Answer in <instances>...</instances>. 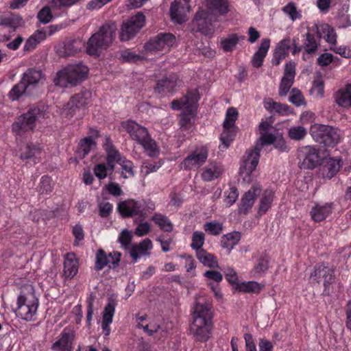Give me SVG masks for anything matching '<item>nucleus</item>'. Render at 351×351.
I'll list each match as a JSON object with an SVG mask.
<instances>
[{"mask_svg":"<svg viewBox=\"0 0 351 351\" xmlns=\"http://www.w3.org/2000/svg\"><path fill=\"white\" fill-rule=\"evenodd\" d=\"M332 203H326L323 205L315 204L310 212L311 218L315 222H320L332 213Z\"/></svg>","mask_w":351,"mask_h":351,"instance_id":"obj_28","label":"nucleus"},{"mask_svg":"<svg viewBox=\"0 0 351 351\" xmlns=\"http://www.w3.org/2000/svg\"><path fill=\"white\" fill-rule=\"evenodd\" d=\"M121 254L119 252L110 253L108 256L104 250L99 249L95 256V269L101 270L108 265L110 268L116 267L120 261Z\"/></svg>","mask_w":351,"mask_h":351,"instance_id":"obj_21","label":"nucleus"},{"mask_svg":"<svg viewBox=\"0 0 351 351\" xmlns=\"http://www.w3.org/2000/svg\"><path fill=\"white\" fill-rule=\"evenodd\" d=\"M152 248V243L149 239H145L138 245H134L130 251V256L136 262L142 256L149 255V251Z\"/></svg>","mask_w":351,"mask_h":351,"instance_id":"obj_32","label":"nucleus"},{"mask_svg":"<svg viewBox=\"0 0 351 351\" xmlns=\"http://www.w3.org/2000/svg\"><path fill=\"white\" fill-rule=\"evenodd\" d=\"M282 11L284 14L289 16L292 21L302 18V14L298 10L295 3L293 1L289 2L285 6H284L282 8Z\"/></svg>","mask_w":351,"mask_h":351,"instance_id":"obj_46","label":"nucleus"},{"mask_svg":"<svg viewBox=\"0 0 351 351\" xmlns=\"http://www.w3.org/2000/svg\"><path fill=\"white\" fill-rule=\"evenodd\" d=\"M132 235L130 231L123 230L119 237V241L124 248H128L131 243Z\"/></svg>","mask_w":351,"mask_h":351,"instance_id":"obj_61","label":"nucleus"},{"mask_svg":"<svg viewBox=\"0 0 351 351\" xmlns=\"http://www.w3.org/2000/svg\"><path fill=\"white\" fill-rule=\"evenodd\" d=\"M122 126L132 140L143 147L149 156L155 157L158 155L159 148L156 141L151 138L146 128L132 120L123 122Z\"/></svg>","mask_w":351,"mask_h":351,"instance_id":"obj_4","label":"nucleus"},{"mask_svg":"<svg viewBox=\"0 0 351 351\" xmlns=\"http://www.w3.org/2000/svg\"><path fill=\"white\" fill-rule=\"evenodd\" d=\"M261 289V285L254 281L237 284V290L245 293H257Z\"/></svg>","mask_w":351,"mask_h":351,"instance_id":"obj_49","label":"nucleus"},{"mask_svg":"<svg viewBox=\"0 0 351 351\" xmlns=\"http://www.w3.org/2000/svg\"><path fill=\"white\" fill-rule=\"evenodd\" d=\"M81 41L73 40L68 41L64 46V51L66 56H71L76 54L80 51Z\"/></svg>","mask_w":351,"mask_h":351,"instance_id":"obj_50","label":"nucleus"},{"mask_svg":"<svg viewBox=\"0 0 351 351\" xmlns=\"http://www.w3.org/2000/svg\"><path fill=\"white\" fill-rule=\"evenodd\" d=\"M192 316L191 334L196 341H207L213 328L212 304L203 296L197 297L193 307Z\"/></svg>","mask_w":351,"mask_h":351,"instance_id":"obj_1","label":"nucleus"},{"mask_svg":"<svg viewBox=\"0 0 351 351\" xmlns=\"http://www.w3.org/2000/svg\"><path fill=\"white\" fill-rule=\"evenodd\" d=\"M145 205V202L144 200L135 201L134 199H129L119 203L117 209L123 217L140 215L143 219H145L146 217Z\"/></svg>","mask_w":351,"mask_h":351,"instance_id":"obj_17","label":"nucleus"},{"mask_svg":"<svg viewBox=\"0 0 351 351\" xmlns=\"http://www.w3.org/2000/svg\"><path fill=\"white\" fill-rule=\"evenodd\" d=\"M237 117L238 111L235 108L230 107L227 110L223 123V131L221 134V145L224 149H228L230 147L236 136L237 127L235 125V121Z\"/></svg>","mask_w":351,"mask_h":351,"instance_id":"obj_9","label":"nucleus"},{"mask_svg":"<svg viewBox=\"0 0 351 351\" xmlns=\"http://www.w3.org/2000/svg\"><path fill=\"white\" fill-rule=\"evenodd\" d=\"M64 258V275L67 278H72L78 271L77 260L73 253H66Z\"/></svg>","mask_w":351,"mask_h":351,"instance_id":"obj_30","label":"nucleus"},{"mask_svg":"<svg viewBox=\"0 0 351 351\" xmlns=\"http://www.w3.org/2000/svg\"><path fill=\"white\" fill-rule=\"evenodd\" d=\"M219 14V0H206V10L199 8L189 25L193 33L209 35L214 32Z\"/></svg>","mask_w":351,"mask_h":351,"instance_id":"obj_2","label":"nucleus"},{"mask_svg":"<svg viewBox=\"0 0 351 351\" xmlns=\"http://www.w3.org/2000/svg\"><path fill=\"white\" fill-rule=\"evenodd\" d=\"M223 272L227 281L237 289V284H239L237 272L232 268H228Z\"/></svg>","mask_w":351,"mask_h":351,"instance_id":"obj_59","label":"nucleus"},{"mask_svg":"<svg viewBox=\"0 0 351 351\" xmlns=\"http://www.w3.org/2000/svg\"><path fill=\"white\" fill-rule=\"evenodd\" d=\"M239 197V192L235 186H231L229 191H224V203L226 206L232 205Z\"/></svg>","mask_w":351,"mask_h":351,"instance_id":"obj_55","label":"nucleus"},{"mask_svg":"<svg viewBox=\"0 0 351 351\" xmlns=\"http://www.w3.org/2000/svg\"><path fill=\"white\" fill-rule=\"evenodd\" d=\"M51 8L49 6L43 7L38 13L37 18L41 23L47 24L52 19Z\"/></svg>","mask_w":351,"mask_h":351,"instance_id":"obj_57","label":"nucleus"},{"mask_svg":"<svg viewBox=\"0 0 351 351\" xmlns=\"http://www.w3.org/2000/svg\"><path fill=\"white\" fill-rule=\"evenodd\" d=\"M204 234L200 231L194 232L192 236V243L191 244V247L195 250L196 252L200 250H204L202 248L204 243Z\"/></svg>","mask_w":351,"mask_h":351,"instance_id":"obj_53","label":"nucleus"},{"mask_svg":"<svg viewBox=\"0 0 351 351\" xmlns=\"http://www.w3.org/2000/svg\"><path fill=\"white\" fill-rule=\"evenodd\" d=\"M299 157L302 160L299 163L300 169H313L320 164V156L315 147H304L300 151Z\"/></svg>","mask_w":351,"mask_h":351,"instance_id":"obj_18","label":"nucleus"},{"mask_svg":"<svg viewBox=\"0 0 351 351\" xmlns=\"http://www.w3.org/2000/svg\"><path fill=\"white\" fill-rule=\"evenodd\" d=\"M52 180L51 178L45 176L41 178L40 182L38 186V191L41 194H47L52 191Z\"/></svg>","mask_w":351,"mask_h":351,"instance_id":"obj_54","label":"nucleus"},{"mask_svg":"<svg viewBox=\"0 0 351 351\" xmlns=\"http://www.w3.org/2000/svg\"><path fill=\"white\" fill-rule=\"evenodd\" d=\"M38 304V299L35 296L34 288L28 286L18 296L16 314L24 320H34Z\"/></svg>","mask_w":351,"mask_h":351,"instance_id":"obj_6","label":"nucleus"},{"mask_svg":"<svg viewBox=\"0 0 351 351\" xmlns=\"http://www.w3.org/2000/svg\"><path fill=\"white\" fill-rule=\"evenodd\" d=\"M152 332L158 333L160 337H165L169 331L173 328V324L168 322H162L160 324L150 323Z\"/></svg>","mask_w":351,"mask_h":351,"instance_id":"obj_45","label":"nucleus"},{"mask_svg":"<svg viewBox=\"0 0 351 351\" xmlns=\"http://www.w3.org/2000/svg\"><path fill=\"white\" fill-rule=\"evenodd\" d=\"M191 0H174L170 8V16L172 21L178 24L184 23L187 19V13L191 11L189 5Z\"/></svg>","mask_w":351,"mask_h":351,"instance_id":"obj_19","label":"nucleus"},{"mask_svg":"<svg viewBox=\"0 0 351 351\" xmlns=\"http://www.w3.org/2000/svg\"><path fill=\"white\" fill-rule=\"evenodd\" d=\"M270 47V40L264 38L261 40L258 51L254 54L252 60V64L256 68H259L263 65V62L265 58Z\"/></svg>","mask_w":351,"mask_h":351,"instance_id":"obj_33","label":"nucleus"},{"mask_svg":"<svg viewBox=\"0 0 351 351\" xmlns=\"http://www.w3.org/2000/svg\"><path fill=\"white\" fill-rule=\"evenodd\" d=\"M91 96V92L88 90L74 95L64 108L63 113L68 118L73 117L77 110L90 103Z\"/></svg>","mask_w":351,"mask_h":351,"instance_id":"obj_13","label":"nucleus"},{"mask_svg":"<svg viewBox=\"0 0 351 351\" xmlns=\"http://www.w3.org/2000/svg\"><path fill=\"white\" fill-rule=\"evenodd\" d=\"M88 68L83 64L68 65L57 73L53 80L55 86L67 88L77 86L88 76Z\"/></svg>","mask_w":351,"mask_h":351,"instance_id":"obj_5","label":"nucleus"},{"mask_svg":"<svg viewBox=\"0 0 351 351\" xmlns=\"http://www.w3.org/2000/svg\"><path fill=\"white\" fill-rule=\"evenodd\" d=\"M295 75V64L289 62L285 64V73L279 87V95L282 97L287 95L292 86Z\"/></svg>","mask_w":351,"mask_h":351,"instance_id":"obj_22","label":"nucleus"},{"mask_svg":"<svg viewBox=\"0 0 351 351\" xmlns=\"http://www.w3.org/2000/svg\"><path fill=\"white\" fill-rule=\"evenodd\" d=\"M29 88L24 84V82L21 80L18 84H15L10 91L8 93V97L12 101H17L19 100L23 95L29 93Z\"/></svg>","mask_w":351,"mask_h":351,"instance_id":"obj_41","label":"nucleus"},{"mask_svg":"<svg viewBox=\"0 0 351 351\" xmlns=\"http://www.w3.org/2000/svg\"><path fill=\"white\" fill-rule=\"evenodd\" d=\"M104 148L107 154L106 158L118 160V163H119L123 159V157L121 156L120 152L112 143L109 136L106 137Z\"/></svg>","mask_w":351,"mask_h":351,"instance_id":"obj_43","label":"nucleus"},{"mask_svg":"<svg viewBox=\"0 0 351 351\" xmlns=\"http://www.w3.org/2000/svg\"><path fill=\"white\" fill-rule=\"evenodd\" d=\"M316 36L318 40L324 38L329 44L335 46L337 43V34L333 27L324 23L320 25H315Z\"/></svg>","mask_w":351,"mask_h":351,"instance_id":"obj_27","label":"nucleus"},{"mask_svg":"<svg viewBox=\"0 0 351 351\" xmlns=\"http://www.w3.org/2000/svg\"><path fill=\"white\" fill-rule=\"evenodd\" d=\"M265 108L270 112H276L280 115H287L292 113L291 108L287 104H281L272 100L264 102Z\"/></svg>","mask_w":351,"mask_h":351,"instance_id":"obj_37","label":"nucleus"},{"mask_svg":"<svg viewBox=\"0 0 351 351\" xmlns=\"http://www.w3.org/2000/svg\"><path fill=\"white\" fill-rule=\"evenodd\" d=\"M117 301L112 297L108 298V302L102 313L101 328L105 336H108L110 332V324L112 322L115 312Z\"/></svg>","mask_w":351,"mask_h":351,"instance_id":"obj_23","label":"nucleus"},{"mask_svg":"<svg viewBox=\"0 0 351 351\" xmlns=\"http://www.w3.org/2000/svg\"><path fill=\"white\" fill-rule=\"evenodd\" d=\"M204 276L212 280L208 282L207 284L213 291L215 296L218 298L219 295V271L208 270L204 274Z\"/></svg>","mask_w":351,"mask_h":351,"instance_id":"obj_39","label":"nucleus"},{"mask_svg":"<svg viewBox=\"0 0 351 351\" xmlns=\"http://www.w3.org/2000/svg\"><path fill=\"white\" fill-rule=\"evenodd\" d=\"M41 114L42 111L39 108H30L25 113L16 119L12 125V131L17 135H22L27 132L33 130Z\"/></svg>","mask_w":351,"mask_h":351,"instance_id":"obj_8","label":"nucleus"},{"mask_svg":"<svg viewBox=\"0 0 351 351\" xmlns=\"http://www.w3.org/2000/svg\"><path fill=\"white\" fill-rule=\"evenodd\" d=\"M119 164L121 166V176L124 178H128L134 176V172L133 170L134 165L132 161L127 160L125 158H123V159Z\"/></svg>","mask_w":351,"mask_h":351,"instance_id":"obj_52","label":"nucleus"},{"mask_svg":"<svg viewBox=\"0 0 351 351\" xmlns=\"http://www.w3.org/2000/svg\"><path fill=\"white\" fill-rule=\"evenodd\" d=\"M340 164L339 161L330 159L324 167V173L326 177L332 178L339 171Z\"/></svg>","mask_w":351,"mask_h":351,"instance_id":"obj_48","label":"nucleus"},{"mask_svg":"<svg viewBox=\"0 0 351 351\" xmlns=\"http://www.w3.org/2000/svg\"><path fill=\"white\" fill-rule=\"evenodd\" d=\"M73 336L66 330L61 333L60 338L51 346L53 351H72Z\"/></svg>","mask_w":351,"mask_h":351,"instance_id":"obj_29","label":"nucleus"},{"mask_svg":"<svg viewBox=\"0 0 351 351\" xmlns=\"http://www.w3.org/2000/svg\"><path fill=\"white\" fill-rule=\"evenodd\" d=\"M311 278L317 283H320L323 280L324 291H326L330 285L335 282V271L332 268L324 263H318L314 267V269L311 274Z\"/></svg>","mask_w":351,"mask_h":351,"instance_id":"obj_16","label":"nucleus"},{"mask_svg":"<svg viewBox=\"0 0 351 351\" xmlns=\"http://www.w3.org/2000/svg\"><path fill=\"white\" fill-rule=\"evenodd\" d=\"M274 199V193L272 191L266 190L260 201L258 214L262 215L265 214L270 208Z\"/></svg>","mask_w":351,"mask_h":351,"instance_id":"obj_42","label":"nucleus"},{"mask_svg":"<svg viewBox=\"0 0 351 351\" xmlns=\"http://www.w3.org/2000/svg\"><path fill=\"white\" fill-rule=\"evenodd\" d=\"M208 156L206 146L196 147L180 163L181 168L185 170L199 168L206 162Z\"/></svg>","mask_w":351,"mask_h":351,"instance_id":"obj_14","label":"nucleus"},{"mask_svg":"<svg viewBox=\"0 0 351 351\" xmlns=\"http://www.w3.org/2000/svg\"><path fill=\"white\" fill-rule=\"evenodd\" d=\"M302 47L308 54L315 53L318 49V41L316 36L315 25L308 28V32L303 36Z\"/></svg>","mask_w":351,"mask_h":351,"instance_id":"obj_25","label":"nucleus"},{"mask_svg":"<svg viewBox=\"0 0 351 351\" xmlns=\"http://www.w3.org/2000/svg\"><path fill=\"white\" fill-rule=\"evenodd\" d=\"M199 99V95L197 88L189 89L186 94L182 98L173 100L171 102V108L176 110L184 108L186 112L193 114L197 110V105Z\"/></svg>","mask_w":351,"mask_h":351,"instance_id":"obj_15","label":"nucleus"},{"mask_svg":"<svg viewBox=\"0 0 351 351\" xmlns=\"http://www.w3.org/2000/svg\"><path fill=\"white\" fill-rule=\"evenodd\" d=\"M262 191L261 186L258 183H254L251 189L242 196L238 211L240 214L247 215Z\"/></svg>","mask_w":351,"mask_h":351,"instance_id":"obj_20","label":"nucleus"},{"mask_svg":"<svg viewBox=\"0 0 351 351\" xmlns=\"http://www.w3.org/2000/svg\"><path fill=\"white\" fill-rule=\"evenodd\" d=\"M112 210V205L108 202H101L99 204V213L101 217H108Z\"/></svg>","mask_w":351,"mask_h":351,"instance_id":"obj_62","label":"nucleus"},{"mask_svg":"<svg viewBox=\"0 0 351 351\" xmlns=\"http://www.w3.org/2000/svg\"><path fill=\"white\" fill-rule=\"evenodd\" d=\"M42 80H43V73L39 70L36 69H28L24 73L21 80L27 86L28 88L30 87L35 86Z\"/></svg>","mask_w":351,"mask_h":351,"instance_id":"obj_34","label":"nucleus"},{"mask_svg":"<svg viewBox=\"0 0 351 351\" xmlns=\"http://www.w3.org/2000/svg\"><path fill=\"white\" fill-rule=\"evenodd\" d=\"M152 220L165 232H171L173 230V224L164 215L156 213L152 216Z\"/></svg>","mask_w":351,"mask_h":351,"instance_id":"obj_44","label":"nucleus"},{"mask_svg":"<svg viewBox=\"0 0 351 351\" xmlns=\"http://www.w3.org/2000/svg\"><path fill=\"white\" fill-rule=\"evenodd\" d=\"M260 153L254 147L245 152L239 167V175L243 182L247 183L252 182V173L258 164Z\"/></svg>","mask_w":351,"mask_h":351,"instance_id":"obj_10","label":"nucleus"},{"mask_svg":"<svg viewBox=\"0 0 351 351\" xmlns=\"http://www.w3.org/2000/svg\"><path fill=\"white\" fill-rule=\"evenodd\" d=\"M120 58L125 62H136L140 60L141 57L131 51L130 49H125L120 51Z\"/></svg>","mask_w":351,"mask_h":351,"instance_id":"obj_58","label":"nucleus"},{"mask_svg":"<svg viewBox=\"0 0 351 351\" xmlns=\"http://www.w3.org/2000/svg\"><path fill=\"white\" fill-rule=\"evenodd\" d=\"M276 138V136L273 134L267 132H262L258 141L256 143L254 147L260 152L262 150L264 145L273 144Z\"/></svg>","mask_w":351,"mask_h":351,"instance_id":"obj_47","label":"nucleus"},{"mask_svg":"<svg viewBox=\"0 0 351 351\" xmlns=\"http://www.w3.org/2000/svg\"><path fill=\"white\" fill-rule=\"evenodd\" d=\"M80 1V0H51V4L53 7L60 9L62 8L71 7Z\"/></svg>","mask_w":351,"mask_h":351,"instance_id":"obj_60","label":"nucleus"},{"mask_svg":"<svg viewBox=\"0 0 351 351\" xmlns=\"http://www.w3.org/2000/svg\"><path fill=\"white\" fill-rule=\"evenodd\" d=\"M180 82L176 74H170L158 80L154 90L158 93H173Z\"/></svg>","mask_w":351,"mask_h":351,"instance_id":"obj_24","label":"nucleus"},{"mask_svg":"<svg viewBox=\"0 0 351 351\" xmlns=\"http://www.w3.org/2000/svg\"><path fill=\"white\" fill-rule=\"evenodd\" d=\"M204 230L210 234H219V223L218 222H206L204 225Z\"/></svg>","mask_w":351,"mask_h":351,"instance_id":"obj_64","label":"nucleus"},{"mask_svg":"<svg viewBox=\"0 0 351 351\" xmlns=\"http://www.w3.org/2000/svg\"><path fill=\"white\" fill-rule=\"evenodd\" d=\"M241 238L240 232L234 231L224 234L221 239V245L226 250V254H228L231 250L239 241Z\"/></svg>","mask_w":351,"mask_h":351,"instance_id":"obj_35","label":"nucleus"},{"mask_svg":"<svg viewBox=\"0 0 351 351\" xmlns=\"http://www.w3.org/2000/svg\"><path fill=\"white\" fill-rule=\"evenodd\" d=\"M42 155L43 149L40 145L27 144L21 149L20 157L23 160L32 161L36 164Z\"/></svg>","mask_w":351,"mask_h":351,"instance_id":"obj_26","label":"nucleus"},{"mask_svg":"<svg viewBox=\"0 0 351 351\" xmlns=\"http://www.w3.org/2000/svg\"><path fill=\"white\" fill-rule=\"evenodd\" d=\"M108 171L109 170L105 164H97L94 167V173L99 180L104 179Z\"/></svg>","mask_w":351,"mask_h":351,"instance_id":"obj_63","label":"nucleus"},{"mask_svg":"<svg viewBox=\"0 0 351 351\" xmlns=\"http://www.w3.org/2000/svg\"><path fill=\"white\" fill-rule=\"evenodd\" d=\"M145 21V16L141 12L132 16L130 19L123 21L120 27V40L121 42H125L135 37L144 26Z\"/></svg>","mask_w":351,"mask_h":351,"instance_id":"obj_11","label":"nucleus"},{"mask_svg":"<svg viewBox=\"0 0 351 351\" xmlns=\"http://www.w3.org/2000/svg\"><path fill=\"white\" fill-rule=\"evenodd\" d=\"M96 145V142L91 136H87L80 140L78 146L77 154L80 158H84L88 154L93 146Z\"/></svg>","mask_w":351,"mask_h":351,"instance_id":"obj_38","label":"nucleus"},{"mask_svg":"<svg viewBox=\"0 0 351 351\" xmlns=\"http://www.w3.org/2000/svg\"><path fill=\"white\" fill-rule=\"evenodd\" d=\"M196 256L204 266L210 268L217 267V258L207 252L205 250H200L196 252Z\"/></svg>","mask_w":351,"mask_h":351,"instance_id":"obj_40","label":"nucleus"},{"mask_svg":"<svg viewBox=\"0 0 351 351\" xmlns=\"http://www.w3.org/2000/svg\"><path fill=\"white\" fill-rule=\"evenodd\" d=\"M307 134L306 130L302 126L291 127L288 131V136L295 141L302 140Z\"/></svg>","mask_w":351,"mask_h":351,"instance_id":"obj_51","label":"nucleus"},{"mask_svg":"<svg viewBox=\"0 0 351 351\" xmlns=\"http://www.w3.org/2000/svg\"><path fill=\"white\" fill-rule=\"evenodd\" d=\"M176 43V36L171 33L161 32L151 38L145 45L147 51H168Z\"/></svg>","mask_w":351,"mask_h":351,"instance_id":"obj_12","label":"nucleus"},{"mask_svg":"<svg viewBox=\"0 0 351 351\" xmlns=\"http://www.w3.org/2000/svg\"><path fill=\"white\" fill-rule=\"evenodd\" d=\"M335 102L339 106L345 108L351 107V84H346L335 93Z\"/></svg>","mask_w":351,"mask_h":351,"instance_id":"obj_31","label":"nucleus"},{"mask_svg":"<svg viewBox=\"0 0 351 351\" xmlns=\"http://www.w3.org/2000/svg\"><path fill=\"white\" fill-rule=\"evenodd\" d=\"M117 25L114 21L105 22L86 43V52L90 56L97 55L108 49L115 39Z\"/></svg>","mask_w":351,"mask_h":351,"instance_id":"obj_3","label":"nucleus"},{"mask_svg":"<svg viewBox=\"0 0 351 351\" xmlns=\"http://www.w3.org/2000/svg\"><path fill=\"white\" fill-rule=\"evenodd\" d=\"M310 132L313 139L325 147H334L340 141L338 129L330 125L314 124Z\"/></svg>","mask_w":351,"mask_h":351,"instance_id":"obj_7","label":"nucleus"},{"mask_svg":"<svg viewBox=\"0 0 351 351\" xmlns=\"http://www.w3.org/2000/svg\"><path fill=\"white\" fill-rule=\"evenodd\" d=\"M289 100L296 106H300L305 104L302 93L296 88L291 90Z\"/></svg>","mask_w":351,"mask_h":351,"instance_id":"obj_56","label":"nucleus"},{"mask_svg":"<svg viewBox=\"0 0 351 351\" xmlns=\"http://www.w3.org/2000/svg\"><path fill=\"white\" fill-rule=\"evenodd\" d=\"M244 36H239L237 34H228L226 38L221 40V47L225 52H232L240 40H243Z\"/></svg>","mask_w":351,"mask_h":351,"instance_id":"obj_36","label":"nucleus"}]
</instances>
